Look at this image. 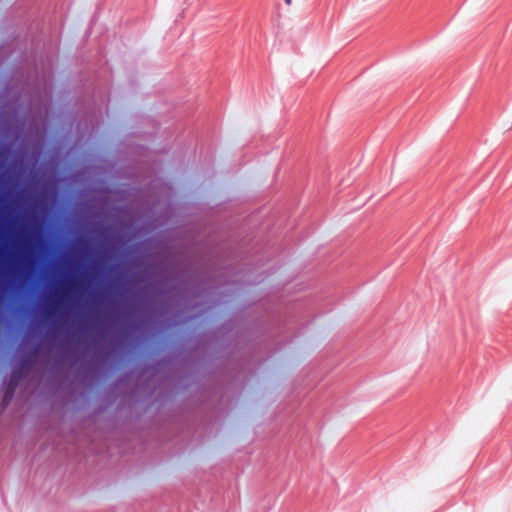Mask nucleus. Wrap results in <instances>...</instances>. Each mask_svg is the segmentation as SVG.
<instances>
[{"mask_svg": "<svg viewBox=\"0 0 512 512\" xmlns=\"http://www.w3.org/2000/svg\"><path fill=\"white\" fill-rule=\"evenodd\" d=\"M21 378H22V371L20 369H15L11 374L9 384H8L7 390L5 392L4 402H8L12 398L14 390Z\"/></svg>", "mask_w": 512, "mask_h": 512, "instance_id": "nucleus-1", "label": "nucleus"}, {"mask_svg": "<svg viewBox=\"0 0 512 512\" xmlns=\"http://www.w3.org/2000/svg\"><path fill=\"white\" fill-rule=\"evenodd\" d=\"M61 300H62V296H61V297H59L57 300L53 301V303H51V304H50V305L45 309V314H46V316L51 317V316H53V315L56 313V311H57V309H58V305L60 304Z\"/></svg>", "mask_w": 512, "mask_h": 512, "instance_id": "nucleus-2", "label": "nucleus"}, {"mask_svg": "<svg viewBox=\"0 0 512 512\" xmlns=\"http://www.w3.org/2000/svg\"><path fill=\"white\" fill-rule=\"evenodd\" d=\"M77 286L78 283L75 280H70L66 285L65 292L73 291L76 289Z\"/></svg>", "mask_w": 512, "mask_h": 512, "instance_id": "nucleus-3", "label": "nucleus"}, {"mask_svg": "<svg viewBox=\"0 0 512 512\" xmlns=\"http://www.w3.org/2000/svg\"><path fill=\"white\" fill-rule=\"evenodd\" d=\"M284 1H285V3H286L287 5H291V4H292V0H284Z\"/></svg>", "mask_w": 512, "mask_h": 512, "instance_id": "nucleus-4", "label": "nucleus"}]
</instances>
